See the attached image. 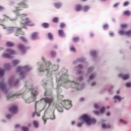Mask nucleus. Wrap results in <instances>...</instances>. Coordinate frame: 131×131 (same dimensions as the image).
Listing matches in <instances>:
<instances>
[{
  "label": "nucleus",
  "mask_w": 131,
  "mask_h": 131,
  "mask_svg": "<svg viewBox=\"0 0 131 131\" xmlns=\"http://www.w3.org/2000/svg\"><path fill=\"white\" fill-rule=\"evenodd\" d=\"M48 36L49 39H53V34H52V33H49L48 34Z\"/></svg>",
  "instance_id": "obj_38"
},
{
  "label": "nucleus",
  "mask_w": 131,
  "mask_h": 131,
  "mask_svg": "<svg viewBox=\"0 0 131 131\" xmlns=\"http://www.w3.org/2000/svg\"><path fill=\"white\" fill-rule=\"evenodd\" d=\"M33 124H34V127H36V128L38 127V122H37V121H34Z\"/></svg>",
  "instance_id": "obj_33"
},
{
  "label": "nucleus",
  "mask_w": 131,
  "mask_h": 131,
  "mask_svg": "<svg viewBox=\"0 0 131 131\" xmlns=\"http://www.w3.org/2000/svg\"><path fill=\"white\" fill-rule=\"evenodd\" d=\"M9 112L13 114H16L18 112V107L16 105H13L9 108Z\"/></svg>",
  "instance_id": "obj_11"
},
{
  "label": "nucleus",
  "mask_w": 131,
  "mask_h": 131,
  "mask_svg": "<svg viewBox=\"0 0 131 131\" xmlns=\"http://www.w3.org/2000/svg\"><path fill=\"white\" fill-rule=\"evenodd\" d=\"M71 86L72 88H73L74 89H76L78 91H79V89L78 88V84H76V83L74 82L71 83Z\"/></svg>",
  "instance_id": "obj_22"
},
{
  "label": "nucleus",
  "mask_w": 131,
  "mask_h": 131,
  "mask_svg": "<svg viewBox=\"0 0 131 131\" xmlns=\"http://www.w3.org/2000/svg\"><path fill=\"white\" fill-rule=\"evenodd\" d=\"M21 27H24L25 29H27L26 27L22 25H27L28 26H34V23L32 22L29 18H23L20 23Z\"/></svg>",
  "instance_id": "obj_6"
},
{
  "label": "nucleus",
  "mask_w": 131,
  "mask_h": 131,
  "mask_svg": "<svg viewBox=\"0 0 131 131\" xmlns=\"http://www.w3.org/2000/svg\"><path fill=\"white\" fill-rule=\"evenodd\" d=\"M54 6L57 9H59L61 7V4L60 3H55Z\"/></svg>",
  "instance_id": "obj_35"
},
{
  "label": "nucleus",
  "mask_w": 131,
  "mask_h": 131,
  "mask_svg": "<svg viewBox=\"0 0 131 131\" xmlns=\"http://www.w3.org/2000/svg\"><path fill=\"white\" fill-rule=\"evenodd\" d=\"M18 82H19V81H16L15 82H13V81H9L10 84H12V85H14V86H16V85H17V84H18Z\"/></svg>",
  "instance_id": "obj_28"
},
{
  "label": "nucleus",
  "mask_w": 131,
  "mask_h": 131,
  "mask_svg": "<svg viewBox=\"0 0 131 131\" xmlns=\"http://www.w3.org/2000/svg\"><path fill=\"white\" fill-rule=\"evenodd\" d=\"M78 40H79V38L78 37H74L73 38V41L74 42H77V41H78Z\"/></svg>",
  "instance_id": "obj_40"
},
{
  "label": "nucleus",
  "mask_w": 131,
  "mask_h": 131,
  "mask_svg": "<svg viewBox=\"0 0 131 131\" xmlns=\"http://www.w3.org/2000/svg\"><path fill=\"white\" fill-rule=\"evenodd\" d=\"M103 28H104V29H108V25H104L103 26Z\"/></svg>",
  "instance_id": "obj_58"
},
{
  "label": "nucleus",
  "mask_w": 131,
  "mask_h": 131,
  "mask_svg": "<svg viewBox=\"0 0 131 131\" xmlns=\"http://www.w3.org/2000/svg\"><path fill=\"white\" fill-rule=\"evenodd\" d=\"M10 68H11V66L9 63L4 65V69L0 68V77L4 76L5 75V71L6 70H10Z\"/></svg>",
  "instance_id": "obj_9"
},
{
  "label": "nucleus",
  "mask_w": 131,
  "mask_h": 131,
  "mask_svg": "<svg viewBox=\"0 0 131 131\" xmlns=\"http://www.w3.org/2000/svg\"><path fill=\"white\" fill-rule=\"evenodd\" d=\"M120 122H122V123H123V124H127V122L124 121L122 119H120Z\"/></svg>",
  "instance_id": "obj_54"
},
{
  "label": "nucleus",
  "mask_w": 131,
  "mask_h": 131,
  "mask_svg": "<svg viewBox=\"0 0 131 131\" xmlns=\"http://www.w3.org/2000/svg\"><path fill=\"white\" fill-rule=\"evenodd\" d=\"M78 68L79 69H82V68H83V67H82V66H81V65H79V66H78Z\"/></svg>",
  "instance_id": "obj_60"
},
{
  "label": "nucleus",
  "mask_w": 131,
  "mask_h": 131,
  "mask_svg": "<svg viewBox=\"0 0 131 131\" xmlns=\"http://www.w3.org/2000/svg\"><path fill=\"white\" fill-rule=\"evenodd\" d=\"M129 5V3L128 2H126L124 3L123 6L124 7H126L127 6H128Z\"/></svg>",
  "instance_id": "obj_52"
},
{
  "label": "nucleus",
  "mask_w": 131,
  "mask_h": 131,
  "mask_svg": "<svg viewBox=\"0 0 131 131\" xmlns=\"http://www.w3.org/2000/svg\"><path fill=\"white\" fill-rule=\"evenodd\" d=\"M55 118H56V117L55 116V114L53 113L52 116H51L50 117V119L54 120V119H55Z\"/></svg>",
  "instance_id": "obj_46"
},
{
  "label": "nucleus",
  "mask_w": 131,
  "mask_h": 131,
  "mask_svg": "<svg viewBox=\"0 0 131 131\" xmlns=\"http://www.w3.org/2000/svg\"><path fill=\"white\" fill-rule=\"evenodd\" d=\"M119 76V77H122V79H124V80L129 78V75H123L122 74H120Z\"/></svg>",
  "instance_id": "obj_16"
},
{
  "label": "nucleus",
  "mask_w": 131,
  "mask_h": 131,
  "mask_svg": "<svg viewBox=\"0 0 131 131\" xmlns=\"http://www.w3.org/2000/svg\"><path fill=\"white\" fill-rule=\"evenodd\" d=\"M82 124H83V123H79L77 124V127H81V125H82Z\"/></svg>",
  "instance_id": "obj_59"
},
{
  "label": "nucleus",
  "mask_w": 131,
  "mask_h": 131,
  "mask_svg": "<svg viewBox=\"0 0 131 131\" xmlns=\"http://www.w3.org/2000/svg\"><path fill=\"white\" fill-rule=\"evenodd\" d=\"M70 50L71 52H76V50L75 49V48H74V47H71L70 48Z\"/></svg>",
  "instance_id": "obj_53"
},
{
  "label": "nucleus",
  "mask_w": 131,
  "mask_h": 131,
  "mask_svg": "<svg viewBox=\"0 0 131 131\" xmlns=\"http://www.w3.org/2000/svg\"><path fill=\"white\" fill-rule=\"evenodd\" d=\"M20 39L24 42H26L27 41V40L23 36H20Z\"/></svg>",
  "instance_id": "obj_43"
},
{
  "label": "nucleus",
  "mask_w": 131,
  "mask_h": 131,
  "mask_svg": "<svg viewBox=\"0 0 131 131\" xmlns=\"http://www.w3.org/2000/svg\"><path fill=\"white\" fill-rule=\"evenodd\" d=\"M96 76V75H91L90 77H89V79L90 80H92V79H94V78Z\"/></svg>",
  "instance_id": "obj_45"
},
{
  "label": "nucleus",
  "mask_w": 131,
  "mask_h": 131,
  "mask_svg": "<svg viewBox=\"0 0 131 131\" xmlns=\"http://www.w3.org/2000/svg\"><path fill=\"white\" fill-rule=\"evenodd\" d=\"M90 9V7L88 6H85L83 7V11L84 12H88Z\"/></svg>",
  "instance_id": "obj_37"
},
{
  "label": "nucleus",
  "mask_w": 131,
  "mask_h": 131,
  "mask_svg": "<svg viewBox=\"0 0 131 131\" xmlns=\"http://www.w3.org/2000/svg\"><path fill=\"white\" fill-rule=\"evenodd\" d=\"M80 62H84L85 61V59L84 58H81L79 60Z\"/></svg>",
  "instance_id": "obj_63"
},
{
  "label": "nucleus",
  "mask_w": 131,
  "mask_h": 131,
  "mask_svg": "<svg viewBox=\"0 0 131 131\" xmlns=\"http://www.w3.org/2000/svg\"><path fill=\"white\" fill-rule=\"evenodd\" d=\"M26 89H28L30 91H31V90H33L32 86H33V85H32V83L30 82H26V84L25 85Z\"/></svg>",
  "instance_id": "obj_14"
},
{
  "label": "nucleus",
  "mask_w": 131,
  "mask_h": 131,
  "mask_svg": "<svg viewBox=\"0 0 131 131\" xmlns=\"http://www.w3.org/2000/svg\"><path fill=\"white\" fill-rule=\"evenodd\" d=\"M7 118H8V119H10V118H11V117H12V116H11V115H8L7 116H6Z\"/></svg>",
  "instance_id": "obj_62"
},
{
  "label": "nucleus",
  "mask_w": 131,
  "mask_h": 131,
  "mask_svg": "<svg viewBox=\"0 0 131 131\" xmlns=\"http://www.w3.org/2000/svg\"><path fill=\"white\" fill-rule=\"evenodd\" d=\"M0 90L3 91L4 93H7V91H8L6 88V84L3 82H0Z\"/></svg>",
  "instance_id": "obj_13"
},
{
  "label": "nucleus",
  "mask_w": 131,
  "mask_h": 131,
  "mask_svg": "<svg viewBox=\"0 0 131 131\" xmlns=\"http://www.w3.org/2000/svg\"><path fill=\"white\" fill-rule=\"evenodd\" d=\"M32 95L33 96L32 100H31L30 98L27 99L25 100L26 103L29 104V103H31V102H34V101H35L36 99V96L38 95V91L33 90L32 91Z\"/></svg>",
  "instance_id": "obj_7"
},
{
  "label": "nucleus",
  "mask_w": 131,
  "mask_h": 131,
  "mask_svg": "<svg viewBox=\"0 0 131 131\" xmlns=\"http://www.w3.org/2000/svg\"><path fill=\"white\" fill-rule=\"evenodd\" d=\"M43 100H44L46 104H49V105H51L53 101H54V99L52 97H46V98H43Z\"/></svg>",
  "instance_id": "obj_12"
},
{
  "label": "nucleus",
  "mask_w": 131,
  "mask_h": 131,
  "mask_svg": "<svg viewBox=\"0 0 131 131\" xmlns=\"http://www.w3.org/2000/svg\"><path fill=\"white\" fill-rule=\"evenodd\" d=\"M131 35V31H128L125 32V35Z\"/></svg>",
  "instance_id": "obj_44"
},
{
  "label": "nucleus",
  "mask_w": 131,
  "mask_h": 131,
  "mask_svg": "<svg viewBox=\"0 0 131 131\" xmlns=\"http://www.w3.org/2000/svg\"><path fill=\"white\" fill-rule=\"evenodd\" d=\"M94 113L96 114V115H99L100 114L98 111H94Z\"/></svg>",
  "instance_id": "obj_64"
},
{
  "label": "nucleus",
  "mask_w": 131,
  "mask_h": 131,
  "mask_svg": "<svg viewBox=\"0 0 131 131\" xmlns=\"http://www.w3.org/2000/svg\"><path fill=\"white\" fill-rule=\"evenodd\" d=\"M94 108H95V109H99V105L98 104H94Z\"/></svg>",
  "instance_id": "obj_57"
},
{
  "label": "nucleus",
  "mask_w": 131,
  "mask_h": 131,
  "mask_svg": "<svg viewBox=\"0 0 131 131\" xmlns=\"http://www.w3.org/2000/svg\"><path fill=\"white\" fill-rule=\"evenodd\" d=\"M42 26L44 28H49V26H50V25H49V24L48 23H44L42 24Z\"/></svg>",
  "instance_id": "obj_31"
},
{
  "label": "nucleus",
  "mask_w": 131,
  "mask_h": 131,
  "mask_svg": "<svg viewBox=\"0 0 131 131\" xmlns=\"http://www.w3.org/2000/svg\"><path fill=\"white\" fill-rule=\"evenodd\" d=\"M13 32H15V36H19V35H24V32H22L21 28L10 27L8 29V34H10V33H13Z\"/></svg>",
  "instance_id": "obj_2"
},
{
  "label": "nucleus",
  "mask_w": 131,
  "mask_h": 131,
  "mask_svg": "<svg viewBox=\"0 0 131 131\" xmlns=\"http://www.w3.org/2000/svg\"><path fill=\"white\" fill-rule=\"evenodd\" d=\"M60 26L61 28H63V27H65L66 25L64 23H61Z\"/></svg>",
  "instance_id": "obj_56"
},
{
  "label": "nucleus",
  "mask_w": 131,
  "mask_h": 131,
  "mask_svg": "<svg viewBox=\"0 0 131 131\" xmlns=\"http://www.w3.org/2000/svg\"><path fill=\"white\" fill-rule=\"evenodd\" d=\"M17 47L18 49H19V50H20V51L22 52L23 54H24V53H25V52H26L27 50H29V49H30L29 47H25L22 44H19Z\"/></svg>",
  "instance_id": "obj_10"
},
{
  "label": "nucleus",
  "mask_w": 131,
  "mask_h": 131,
  "mask_svg": "<svg viewBox=\"0 0 131 131\" xmlns=\"http://www.w3.org/2000/svg\"><path fill=\"white\" fill-rule=\"evenodd\" d=\"M30 70V68L28 66H26L24 67H18L16 71L17 72H20L19 74V76L21 78H23V77H25V74H26V71H29Z\"/></svg>",
  "instance_id": "obj_4"
},
{
  "label": "nucleus",
  "mask_w": 131,
  "mask_h": 131,
  "mask_svg": "<svg viewBox=\"0 0 131 131\" xmlns=\"http://www.w3.org/2000/svg\"><path fill=\"white\" fill-rule=\"evenodd\" d=\"M6 53H8V54H9L10 56L11 55H15V54H16V51L11 49H6Z\"/></svg>",
  "instance_id": "obj_15"
},
{
  "label": "nucleus",
  "mask_w": 131,
  "mask_h": 131,
  "mask_svg": "<svg viewBox=\"0 0 131 131\" xmlns=\"http://www.w3.org/2000/svg\"><path fill=\"white\" fill-rule=\"evenodd\" d=\"M15 96H16V97H18V96H20V94H15V95L9 94L7 96V99L9 100H10V99H11V98H14Z\"/></svg>",
  "instance_id": "obj_21"
},
{
  "label": "nucleus",
  "mask_w": 131,
  "mask_h": 131,
  "mask_svg": "<svg viewBox=\"0 0 131 131\" xmlns=\"http://www.w3.org/2000/svg\"><path fill=\"white\" fill-rule=\"evenodd\" d=\"M63 95H58V99L59 100H62V99L63 98Z\"/></svg>",
  "instance_id": "obj_50"
},
{
  "label": "nucleus",
  "mask_w": 131,
  "mask_h": 131,
  "mask_svg": "<svg viewBox=\"0 0 131 131\" xmlns=\"http://www.w3.org/2000/svg\"><path fill=\"white\" fill-rule=\"evenodd\" d=\"M124 15H125L126 16H129V15H130V12L129 11H124Z\"/></svg>",
  "instance_id": "obj_41"
},
{
  "label": "nucleus",
  "mask_w": 131,
  "mask_h": 131,
  "mask_svg": "<svg viewBox=\"0 0 131 131\" xmlns=\"http://www.w3.org/2000/svg\"><path fill=\"white\" fill-rule=\"evenodd\" d=\"M6 46L9 48H11V47H14V46H15V44H14V43L12 42L8 41L6 42Z\"/></svg>",
  "instance_id": "obj_23"
},
{
  "label": "nucleus",
  "mask_w": 131,
  "mask_h": 131,
  "mask_svg": "<svg viewBox=\"0 0 131 131\" xmlns=\"http://www.w3.org/2000/svg\"><path fill=\"white\" fill-rule=\"evenodd\" d=\"M21 129L23 131H28V129H29V128L27 127L23 126L21 127Z\"/></svg>",
  "instance_id": "obj_42"
},
{
  "label": "nucleus",
  "mask_w": 131,
  "mask_h": 131,
  "mask_svg": "<svg viewBox=\"0 0 131 131\" xmlns=\"http://www.w3.org/2000/svg\"><path fill=\"white\" fill-rule=\"evenodd\" d=\"M118 5H119V3H116L114 5V8H117L118 7Z\"/></svg>",
  "instance_id": "obj_61"
},
{
  "label": "nucleus",
  "mask_w": 131,
  "mask_h": 131,
  "mask_svg": "<svg viewBox=\"0 0 131 131\" xmlns=\"http://www.w3.org/2000/svg\"><path fill=\"white\" fill-rule=\"evenodd\" d=\"M119 34H124L125 35V31L123 30H121L119 32Z\"/></svg>",
  "instance_id": "obj_49"
},
{
  "label": "nucleus",
  "mask_w": 131,
  "mask_h": 131,
  "mask_svg": "<svg viewBox=\"0 0 131 131\" xmlns=\"http://www.w3.org/2000/svg\"><path fill=\"white\" fill-rule=\"evenodd\" d=\"M90 54L91 56H93V57H95L97 55V52L93 51L91 52Z\"/></svg>",
  "instance_id": "obj_34"
},
{
  "label": "nucleus",
  "mask_w": 131,
  "mask_h": 131,
  "mask_svg": "<svg viewBox=\"0 0 131 131\" xmlns=\"http://www.w3.org/2000/svg\"><path fill=\"white\" fill-rule=\"evenodd\" d=\"M58 34L60 36H64V31L62 30H58Z\"/></svg>",
  "instance_id": "obj_32"
},
{
  "label": "nucleus",
  "mask_w": 131,
  "mask_h": 131,
  "mask_svg": "<svg viewBox=\"0 0 131 131\" xmlns=\"http://www.w3.org/2000/svg\"><path fill=\"white\" fill-rule=\"evenodd\" d=\"M81 120L84 121L88 124V125H91V124H95L97 122V120L94 118H91L88 115H83L80 118Z\"/></svg>",
  "instance_id": "obj_3"
},
{
  "label": "nucleus",
  "mask_w": 131,
  "mask_h": 131,
  "mask_svg": "<svg viewBox=\"0 0 131 131\" xmlns=\"http://www.w3.org/2000/svg\"><path fill=\"white\" fill-rule=\"evenodd\" d=\"M3 58H6L7 59H12V56L9 53H4L2 55Z\"/></svg>",
  "instance_id": "obj_19"
},
{
  "label": "nucleus",
  "mask_w": 131,
  "mask_h": 131,
  "mask_svg": "<svg viewBox=\"0 0 131 131\" xmlns=\"http://www.w3.org/2000/svg\"><path fill=\"white\" fill-rule=\"evenodd\" d=\"M125 85L127 88H130L131 83L130 82H127V83H126Z\"/></svg>",
  "instance_id": "obj_48"
},
{
  "label": "nucleus",
  "mask_w": 131,
  "mask_h": 131,
  "mask_svg": "<svg viewBox=\"0 0 131 131\" xmlns=\"http://www.w3.org/2000/svg\"><path fill=\"white\" fill-rule=\"evenodd\" d=\"M61 105L62 106L67 109V110H69L71 107H72V104H71V101L69 100H62L61 102Z\"/></svg>",
  "instance_id": "obj_8"
},
{
  "label": "nucleus",
  "mask_w": 131,
  "mask_h": 131,
  "mask_svg": "<svg viewBox=\"0 0 131 131\" xmlns=\"http://www.w3.org/2000/svg\"><path fill=\"white\" fill-rule=\"evenodd\" d=\"M50 56L52 58H54V57L56 56V53L55 52V51H51L50 52Z\"/></svg>",
  "instance_id": "obj_36"
},
{
  "label": "nucleus",
  "mask_w": 131,
  "mask_h": 131,
  "mask_svg": "<svg viewBox=\"0 0 131 131\" xmlns=\"http://www.w3.org/2000/svg\"><path fill=\"white\" fill-rule=\"evenodd\" d=\"M18 63H20V61L18 60L14 59L12 61V64L13 66H16V65H18Z\"/></svg>",
  "instance_id": "obj_25"
},
{
  "label": "nucleus",
  "mask_w": 131,
  "mask_h": 131,
  "mask_svg": "<svg viewBox=\"0 0 131 131\" xmlns=\"http://www.w3.org/2000/svg\"><path fill=\"white\" fill-rule=\"evenodd\" d=\"M75 10L76 12H80L82 10V6L80 5H77L75 7Z\"/></svg>",
  "instance_id": "obj_17"
},
{
  "label": "nucleus",
  "mask_w": 131,
  "mask_h": 131,
  "mask_svg": "<svg viewBox=\"0 0 131 131\" xmlns=\"http://www.w3.org/2000/svg\"><path fill=\"white\" fill-rule=\"evenodd\" d=\"M58 21H59V18L58 17H54L53 19V22H54L55 23H58Z\"/></svg>",
  "instance_id": "obj_39"
},
{
  "label": "nucleus",
  "mask_w": 131,
  "mask_h": 131,
  "mask_svg": "<svg viewBox=\"0 0 131 131\" xmlns=\"http://www.w3.org/2000/svg\"><path fill=\"white\" fill-rule=\"evenodd\" d=\"M121 27L122 28H127V25L126 24H122L121 25Z\"/></svg>",
  "instance_id": "obj_47"
},
{
  "label": "nucleus",
  "mask_w": 131,
  "mask_h": 131,
  "mask_svg": "<svg viewBox=\"0 0 131 131\" xmlns=\"http://www.w3.org/2000/svg\"><path fill=\"white\" fill-rule=\"evenodd\" d=\"M57 109L58 112H63V107H62V106H61L60 105H58L57 106Z\"/></svg>",
  "instance_id": "obj_29"
},
{
  "label": "nucleus",
  "mask_w": 131,
  "mask_h": 131,
  "mask_svg": "<svg viewBox=\"0 0 131 131\" xmlns=\"http://www.w3.org/2000/svg\"><path fill=\"white\" fill-rule=\"evenodd\" d=\"M102 128H110V124H102Z\"/></svg>",
  "instance_id": "obj_30"
},
{
  "label": "nucleus",
  "mask_w": 131,
  "mask_h": 131,
  "mask_svg": "<svg viewBox=\"0 0 131 131\" xmlns=\"http://www.w3.org/2000/svg\"><path fill=\"white\" fill-rule=\"evenodd\" d=\"M105 112V107H102L100 110V113H104Z\"/></svg>",
  "instance_id": "obj_51"
},
{
  "label": "nucleus",
  "mask_w": 131,
  "mask_h": 131,
  "mask_svg": "<svg viewBox=\"0 0 131 131\" xmlns=\"http://www.w3.org/2000/svg\"><path fill=\"white\" fill-rule=\"evenodd\" d=\"M62 80L63 83H66V82H68V77L66 75L62 76Z\"/></svg>",
  "instance_id": "obj_20"
},
{
  "label": "nucleus",
  "mask_w": 131,
  "mask_h": 131,
  "mask_svg": "<svg viewBox=\"0 0 131 131\" xmlns=\"http://www.w3.org/2000/svg\"><path fill=\"white\" fill-rule=\"evenodd\" d=\"M38 103V101H36L35 102V113H34L32 115V117H34V116H35V114H37V116H38V117H39V116H40V114L37 113V112H36V105H37V103Z\"/></svg>",
  "instance_id": "obj_18"
},
{
  "label": "nucleus",
  "mask_w": 131,
  "mask_h": 131,
  "mask_svg": "<svg viewBox=\"0 0 131 131\" xmlns=\"http://www.w3.org/2000/svg\"><path fill=\"white\" fill-rule=\"evenodd\" d=\"M114 99L115 100H118L119 102H120V101H121V100H122V98H121V97H120V96H117V95L115 96L114 97Z\"/></svg>",
  "instance_id": "obj_27"
},
{
  "label": "nucleus",
  "mask_w": 131,
  "mask_h": 131,
  "mask_svg": "<svg viewBox=\"0 0 131 131\" xmlns=\"http://www.w3.org/2000/svg\"><path fill=\"white\" fill-rule=\"evenodd\" d=\"M18 7H16V10L13 11V13H15L16 16H27V14H17V12H18V11H21L20 8H28V5L24 2H21L20 3L18 4Z\"/></svg>",
  "instance_id": "obj_5"
},
{
  "label": "nucleus",
  "mask_w": 131,
  "mask_h": 131,
  "mask_svg": "<svg viewBox=\"0 0 131 131\" xmlns=\"http://www.w3.org/2000/svg\"><path fill=\"white\" fill-rule=\"evenodd\" d=\"M3 17L4 18H6L7 19H9L10 21H16L17 20V18H11L10 17L6 15H3Z\"/></svg>",
  "instance_id": "obj_24"
},
{
  "label": "nucleus",
  "mask_w": 131,
  "mask_h": 131,
  "mask_svg": "<svg viewBox=\"0 0 131 131\" xmlns=\"http://www.w3.org/2000/svg\"><path fill=\"white\" fill-rule=\"evenodd\" d=\"M93 70H94V68L93 67H91V68H90L88 70V72H92V71H93Z\"/></svg>",
  "instance_id": "obj_55"
},
{
  "label": "nucleus",
  "mask_w": 131,
  "mask_h": 131,
  "mask_svg": "<svg viewBox=\"0 0 131 131\" xmlns=\"http://www.w3.org/2000/svg\"><path fill=\"white\" fill-rule=\"evenodd\" d=\"M50 70H52L51 71H57L58 70V66L56 65L52 66V63L50 61H48L44 67V69H38L39 72H46L47 74L50 72Z\"/></svg>",
  "instance_id": "obj_1"
},
{
  "label": "nucleus",
  "mask_w": 131,
  "mask_h": 131,
  "mask_svg": "<svg viewBox=\"0 0 131 131\" xmlns=\"http://www.w3.org/2000/svg\"><path fill=\"white\" fill-rule=\"evenodd\" d=\"M31 37L32 39H35L37 37V32L33 33L31 35Z\"/></svg>",
  "instance_id": "obj_26"
}]
</instances>
